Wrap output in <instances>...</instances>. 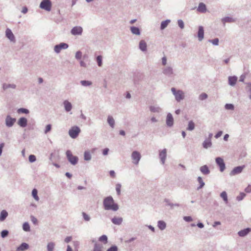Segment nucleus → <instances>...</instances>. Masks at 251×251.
<instances>
[{
  "instance_id": "nucleus-16",
  "label": "nucleus",
  "mask_w": 251,
  "mask_h": 251,
  "mask_svg": "<svg viewBox=\"0 0 251 251\" xmlns=\"http://www.w3.org/2000/svg\"><path fill=\"white\" fill-rule=\"evenodd\" d=\"M251 232V228L247 227L238 232V235L240 237H245Z\"/></svg>"
},
{
  "instance_id": "nucleus-11",
  "label": "nucleus",
  "mask_w": 251,
  "mask_h": 251,
  "mask_svg": "<svg viewBox=\"0 0 251 251\" xmlns=\"http://www.w3.org/2000/svg\"><path fill=\"white\" fill-rule=\"evenodd\" d=\"M83 32V28L80 26H75L73 27L71 30V33L74 36L81 35Z\"/></svg>"
},
{
  "instance_id": "nucleus-21",
  "label": "nucleus",
  "mask_w": 251,
  "mask_h": 251,
  "mask_svg": "<svg viewBox=\"0 0 251 251\" xmlns=\"http://www.w3.org/2000/svg\"><path fill=\"white\" fill-rule=\"evenodd\" d=\"M237 77L234 76H229L228 77V84L231 86H234L237 82Z\"/></svg>"
},
{
  "instance_id": "nucleus-34",
  "label": "nucleus",
  "mask_w": 251,
  "mask_h": 251,
  "mask_svg": "<svg viewBox=\"0 0 251 251\" xmlns=\"http://www.w3.org/2000/svg\"><path fill=\"white\" fill-rule=\"evenodd\" d=\"M197 180L200 184V186L197 188V190H199L204 187L205 183L203 181L202 178L201 176H198L197 178Z\"/></svg>"
},
{
  "instance_id": "nucleus-60",
  "label": "nucleus",
  "mask_w": 251,
  "mask_h": 251,
  "mask_svg": "<svg viewBox=\"0 0 251 251\" xmlns=\"http://www.w3.org/2000/svg\"><path fill=\"white\" fill-rule=\"evenodd\" d=\"M30 218L32 222L34 225H36L37 224L38 221L37 219L35 217H34L33 216H31L30 217Z\"/></svg>"
},
{
  "instance_id": "nucleus-48",
  "label": "nucleus",
  "mask_w": 251,
  "mask_h": 251,
  "mask_svg": "<svg viewBox=\"0 0 251 251\" xmlns=\"http://www.w3.org/2000/svg\"><path fill=\"white\" fill-rule=\"evenodd\" d=\"M102 246L97 244L95 243L94 245V247L93 249V251H101Z\"/></svg>"
},
{
  "instance_id": "nucleus-17",
  "label": "nucleus",
  "mask_w": 251,
  "mask_h": 251,
  "mask_svg": "<svg viewBox=\"0 0 251 251\" xmlns=\"http://www.w3.org/2000/svg\"><path fill=\"white\" fill-rule=\"evenodd\" d=\"M18 125L21 127H25L27 125V120L25 117L20 118L18 121Z\"/></svg>"
},
{
  "instance_id": "nucleus-62",
  "label": "nucleus",
  "mask_w": 251,
  "mask_h": 251,
  "mask_svg": "<svg viewBox=\"0 0 251 251\" xmlns=\"http://www.w3.org/2000/svg\"><path fill=\"white\" fill-rule=\"evenodd\" d=\"M162 65L163 66H166L167 64V57L164 56L161 58Z\"/></svg>"
},
{
  "instance_id": "nucleus-8",
  "label": "nucleus",
  "mask_w": 251,
  "mask_h": 251,
  "mask_svg": "<svg viewBox=\"0 0 251 251\" xmlns=\"http://www.w3.org/2000/svg\"><path fill=\"white\" fill-rule=\"evenodd\" d=\"M68 47L69 46L67 43H61L54 46V50L56 53H59L61 51V50L67 49Z\"/></svg>"
},
{
  "instance_id": "nucleus-52",
  "label": "nucleus",
  "mask_w": 251,
  "mask_h": 251,
  "mask_svg": "<svg viewBox=\"0 0 251 251\" xmlns=\"http://www.w3.org/2000/svg\"><path fill=\"white\" fill-rule=\"evenodd\" d=\"M9 231L7 230L4 229L1 231V236L2 238H4L7 237L8 235Z\"/></svg>"
},
{
  "instance_id": "nucleus-27",
  "label": "nucleus",
  "mask_w": 251,
  "mask_h": 251,
  "mask_svg": "<svg viewBox=\"0 0 251 251\" xmlns=\"http://www.w3.org/2000/svg\"><path fill=\"white\" fill-rule=\"evenodd\" d=\"M8 213L6 210H2L0 213V221H4L7 217Z\"/></svg>"
},
{
  "instance_id": "nucleus-51",
  "label": "nucleus",
  "mask_w": 251,
  "mask_h": 251,
  "mask_svg": "<svg viewBox=\"0 0 251 251\" xmlns=\"http://www.w3.org/2000/svg\"><path fill=\"white\" fill-rule=\"evenodd\" d=\"M18 113H22L24 114H28L29 111L27 109L25 108H21L18 110Z\"/></svg>"
},
{
  "instance_id": "nucleus-61",
  "label": "nucleus",
  "mask_w": 251,
  "mask_h": 251,
  "mask_svg": "<svg viewBox=\"0 0 251 251\" xmlns=\"http://www.w3.org/2000/svg\"><path fill=\"white\" fill-rule=\"evenodd\" d=\"M183 219L185 221L190 222L193 221L192 218L191 216H184Z\"/></svg>"
},
{
  "instance_id": "nucleus-45",
  "label": "nucleus",
  "mask_w": 251,
  "mask_h": 251,
  "mask_svg": "<svg viewBox=\"0 0 251 251\" xmlns=\"http://www.w3.org/2000/svg\"><path fill=\"white\" fill-rule=\"evenodd\" d=\"M23 230L25 231H29L30 230V226L27 222H25L23 225Z\"/></svg>"
},
{
  "instance_id": "nucleus-40",
  "label": "nucleus",
  "mask_w": 251,
  "mask_h": 251,
  "mask_svg": "<svg viewBox=\"0 0 251 251\" xmlns=\"http://www.w3.org/2000/svg\"><path fill=\"white\" fill-rule=\"evenodd\" d=\"M91 158L90 152L89 151H85L84 153V159L86 161H89Z\"/></svg>"
},
{
  "instance_id": "nucleus-6",
  "label": "nucleus",
  "mask_w": 251,
  "mask_h": 251,
  "mask_svg": "<svg viewBox=\"0 0 251 251\" xmlns=\"http://www.w3.org/2000/svg\"><path fill=\"white\" fill-rule=\"evenodd\" d=\"M16 122L15 118L12 117L10 115H6L5 119V124L6 127L10 128L12 127Z\"/></svg>"
},
{
  "instance_id": "nucleus-15",
  "label": "nucleus",
  "mask_w": 251,
  "mask_h": 251,
  "mask_svg": "<svg viewBox=\"0 0 251 251\" xmlns=\"http://www.w3.org/2000/svg\"><path fill=\"white\" fill-rule=\"evenodd\" d=\"M166 123L168 127H172L174 125V118L171 113L167 114L166 117Z\"/></svg>"
},
{
  "instance_id": "nucleus-23",
  "label": "nucleus",
  "mask_w": 251,
  "mask_h": 251,
  "mask_svg": "<svg viewBox=\"0 0 251 251\" xmlns=\"http://www.w3.org/2000/svg\"><path fill=\"white\" fill-rule=\"evenodd\" d=\"M151 112L153 113H160L162 109L158 105H151L149 107Z\"/></svg>"
},
{
  "instance_id": "nucleus-47",
  "label": "nucleus",
  "mask_w": 251,
  "mask_h": 251,
  "mask_svg": "<svg viewBox=\"0 0 251 251\" xmlns=\"http://www.w3.org/2000/svg\"><path fill=\"white\" fill-rule=\"evenodd\" d=\"M225 108L226 110H233L234 109V106L231 103H226L225 105Z\"/></svg>"
},
{
  "instance_id": "nucleus-54",
  "label": "nucleus",
  "mask_w": 251,
  "mask_h": 251,
  "mask_svg": "<svg viewBox=\"0 0 251 251\" xmlns=\"http://www.w3.org/2000/svg\"><path fill=\"white\" fill-rule=\"evenodd\" d=\"M177 24H178V26L181 29H183L184 28V24L183 21L182 20H180V19L178 20L177 21Z\"/></svg>"
},
{
  "instance_id": "nucleus-42",
  "label": "nucleus",
  "mask_w": 251,
  "mask_h": 251,
  "mask_svg": "<svg viewBox=\"0 0 251 251\" xmlns=\"http://www.w3.org/2000/svg\"><path fill=\"white\" fill-rule=\"evenodd\" d=\"M246 196V194L245 193L241 192L240 194L236 197V199L237 201H241L244 199Z\"/></svg>"
},
{
  "instance_id": "nucleus-43",
  "label": "nucleus",
  "mask_w": 251,
  "mask_h": 251,
  "mask_svg": "<svg viewBox=\"0 0 251 251\" xmlns=\"http://www.w3.org/2000/svg\"><path fill=\"white\" fill-rule=\"evenodd\" d=\"M96 61L98 66L101 67L102 65V57L101 55H98L96 57Z\"/></svg>"
},
{
  "instance_id": "nucleus-2",
  "label": "nucleus",
  "mask_w": 251,
  "mask_h": 251,
  "mask_svg": "<svg viewBox=\"0 0 251 251\" xmlns=\"http://www.w3.org/2000/svg\"><path fill=\"white\" fill-rule=\"evenodd\" d=\"M171 92L175 96V100L177 102H180L185 98L184 93L182 90H176L175 88H171Z\"/></svg>"
},
{
  "instance_id": "nucleus-20",
  "label": "nucleus",
  "mask_w": 251,
  "mask_h": 251,
  "mask_svg": "<svg viewBox=\"0 0 251 251\" xmlns=\"http://www.w3.org/2000/svg\"><path fill=\"white\" fill-rule=\"evenodd\" d=\"M63 103L65 110L66 112H69L72 110V107H73L72 104L68 100H65L63 101Z\"/></svg>"
},
{
  "instance_id": "nucleus-64",
  "label": "nucleus",
  "mask_w": 251,
  "mask_h": 251,
  "mask_svg": "<svg viewBox=\"0 0 251 251\" xmlns=\"http://www.w3.org/2000/svg\"><path fill=\"white\" fill-rule=\"evenodd\" d=\"M245 191L246 193H250L251 192V185H249L245 189Z\"/></svg>"
},
{
  "instance_id": "nucleus-33",
  "label": "nucleus",
  "mask_w": 251,
  "mask_h": 251,
  "mask_svg": "<svg viewBox=\"0 0 251 251\" xmlns=\"http://www.w3.org/2000/svg\"><path fill=\"white\" fill-rule=\"evenodd\" d=\"M202 146L204 149H208L212 146L211 140L210 139H205L203 143Z\"/></svg>"
},
{
  "instance_id": "nucleus-50",
  "label": "nucleus",
  "mask_w": 251,
  "mask_h": 251,
  "mask_svg": "<svg viewBox=\"0 0 251 251\" xmlns=\"http://www.w3.org/2000/svg\"><path fill=\"white\" fill-rule=\"evenodd\" d=\"M208 97V96L205 93H201V95H200L199 97V99L201 100H203L205 99H206Z\"/></svg>"
},
{
  "instance_id": "nucleus-32",
  "label": "nucleus",
  "mask_w": 251,
  "mask_h": 251,
  "mask_svg": "<svg viewBox=\"0 0 251 251\" xmlns=\"http://www.w3.org/2000/svg\"><path fill=\"white\" fill-rule=\"evenodd\" d=\"M157 226L161 230H164L166 227V223L162 220L157 222Z\"/></svg>"
},
{
  "instance_id": "nucleus-46",
  "label": "nucleus",
  "mask_w": 251,
  "mask_h": 251,
  "mask_svg": "<svg viewBox=\"0 0 251 251\" xmlns=\"http://www.w3.org/2000/svg\"><path fill=\"white\" fill-rule=\"evenodd\" d=\"M208 42L212 43L214 46H218L219 40L218 38H216L213 40L209 39Z\"/></svg>"
},
{
  "instance_id": "nucleus-25",
  "label": "nucleus",
  "mask_w": 251,
  "mask_h": 251,
  "mask_svg": "<svg viewBox=\"0 0 251 251\" xmlns=\"http://www.w3.org/2000/svg\"><path fill=\"white\" fill-rule=\"evenodd\" d=\"M29 248V245L26 243H22L19 247H17V250L18 251H24L27 250Z\"/></svg>"
},
{
  "instance_id": "nucleus-19",
  "label": "nucleus",
  "mask_w": 251,
  "mask_h": 251,
  "mask_svg": "<svg viewBox=\"0 0 251 251\" xmlns=\"http://www.w3.org/2000/svg\"><path fill=\"white\" fill-rule=\"evenodd\" d=\"M198 37L199 41H201L204 38V29L202 26H199Z\"/></svg>"
},
{
  "instance_id": "nucleus-38",
  "label": "nucleus",
  "mask_w": 251,
  "mask_h": 251,
  "mask_svg": "<svg viewBox=\"0 0 251 251\" xmlns=\"http://www.w3.org/2000/svg\"><path fill=\"white\" fill-rule=\"evenodd\" d=\"M170 22L171 21L170 20H166L165 21H162L161 23L160 29L161 30L165 29Z\"/></svg>"
},
{
  "instance_id": "nucleus-7",
  "label": "nucleus",
  "mask_w": 251,
  "mask_h": 251,
  "mask_svg": "<svg viewBox=\"0 0 251 251\" xmlns=\"http://www.w3.org/2000/svg\"><path fill=\"white\" fill-rule=\"evenodd\" d=\"M131 157L133 163L135 165H138L141 158L140 153L138 151H134L132 152Z\"/></svg>"
},
{
  "instance_id": "nucleus-12",
  "label": "nucleus",
  "mask_w": 251,
  "mask_h": 251,
  "mask_svg": "<svg viewBox=\"0 0 251 251\" xmlns=\"http://www.w3.org/2000/svg\"><path fill=\"white\" fill-rule=\"evenodd\" d=\"M245 168V166H239L236 167H234L233 170L230 172L229 175L230 176H235L238 174H240L243 170Z\"/></svg>"
},
{
  "instance_id": "nucleus-22",
  "label": "nucleus",
  "mask_w": 251,
  "mask_h": 251,
  "mask_svg": "<svg viewBox=\"0 0 251 251\" xmlns=\"http://www.w3.org/2000/svg\"><path fill=\"white\" fill-rule=\"evenodd\" d=\"M200 170L201 172L204 175H207L210 174V170L208 167L206 165H204L200 167Z\"/></svg>"
},
{
  "instance_id": "nucleus-31",
  "label": "nucleus",
  "mask_w": 251,
  "mask_h": 251,
  "mask_svg": "<svg viewBox=\"0 0 251 251\" xmlns=\"http://www.w3.org/2000/svg\"><path fill=\"white\" fill-rule=\"evenodd\" d=\"M222 22L225 24L226 23H233L235 22V20L230 17H225L222 19Z\"/></svg>"
},
{
  "instance_id": "nucleus-39",
  "label": "nucleus",
  "mask_w": 251,
  "mask_h": 251,
  "mask_svg": "<svg viewBox=\"0 0 251 251\" xmlns=\"http://www.w3.org/2000/svg\"><path fill=\"white\" fill-rule=\"evenodd\" d=\"M194 128H195L194 123L192 120L188 122V126L187 127V130H189V131H192V130H194Z\"/></svg>"
},
{
  "instance_id": "nucleus-41",
  "label": "nucleus",
  "mask_w": 251,
  "mask_h": 251,
  "mask_svg": "<svg viewBox=\"0 0 251 251\" xmlns=\"http://www.w3.org/2000/svg\"><path fill=\"white\" fill-rule=\"evenodd\" d=\"M32 196L36 201H39V198L38 196V191L36 189L34 188L32 190Z\"/></svg>"
},
{
  "instance_id": "nucleus-49",
  "label": "nucleus",
  "mask_w": 251,
  "mask_h": 251,
  "mask_svg": "<svg viewBox=\"0 0 251 251\" xmlns=\"http://www.w3.org/2000/svg\"><path fill=\"white\" fill-rule=\"evenodd\" d=\"M122 185L120 183H117L116 185V191L117 192V195L119 196L121 195V188Z\"/></svg>"
},
{
  "instance_id": "nucleus-10",
  "label": "nucleus",
  "mask_w": 251,
  "mask_h": 251,
  "mask_svg": "<svg viewBox=\"0 0 251 251\" xmlns=\"http://www.w3.org/2000/svg\"><path fill=\"white\" fill-rule=\"evenodd\" d=\"M215 161L217 165L220 168V171L221 172H223L225 170L226 168L225 163L223 159L220 157H218L216 158Z\"/></svg>"
},
{
  "instance_id": "nucleus-35",
  "label": "nucleus",
  "mask_w": 251,
  "mask_h": 251,
  "mask_svg": "<svg viewBox=\"0 0 251 251\" xmlns=\"http://www.w3.org/2000/svg\"><path fill=\"white\" fill-rule=\"evenodd\" d=\"M55 246L54 242H50L48 243L47 246V251H53Z\"/></svg>"
},
{
  "instance_id": "nucleus-18",
  "label": "nucleus",
  "mask_w": 251,
  "mask_h": 251,
  "mask_svg": "<svg viewBox=\"0 0 251 251\" xmlns=\"http://www.w3.org/2000/svg\"><path fill=\"white\" fill-rule=\"evenodd\" d=\"M139 49L143 52L147 50V44L144 40H141L139 43Z\"/></svg>"
},
{
  "instance_id": "nucleus-55",
  "label": "nucleus",
  "mask_w": 251,
  "mask_h": 251,
  "mask_svg": "<svg viewBox=\"0 0 251 251\" xmlns=\"http://www.w3.org/2000/svg\"><path fill=\"white\" fill-rule=\"evenodd\" d=\"M81 57H82V52L80 50L76 51L75 53V58L77 60H79V59H81Z\"/></svg>"
},
{
  "instance_id": "nucleus-5",
  "label": "nucleus",
  "mask_w": 251,
  "mask_h": 251,
  "mask_svg": "<svg viewBox=\"0 0 251 251\" xmlns=\"http://www.w3.org/2000/svg\"><path fill=\"white\" fill-rule=\"evenodd\" d=\"M40 7L47 11H50L51 8V2L50 0H43L40 4Z\"/></svg>"
},
{
  "instance_id": "nucleus-26",
  "label": "nucleus",
  "mask_w": 251,
  "mask_h": 251,
  "mask_svg": "<svg viewBox=\"0 0 251 251\" xmlns=\"http://www.w3.org/2000/svg\"><path fill=\"white\" fill-rule=\"evenodd\" d=\"M16 85L15 84H7L5 83H3L2 86V88L4 91L9 88L15 89L16 88Z\"/></svg>"
},
{
  "instance_id": "nucleus-9",
  "label": "nucleus",
  "mask_w": 251,
  "mask_h": 251,
  "mask_svg": "<svg viewBox=\"0 0 251 251\" xmlns=\"http://www.w3.org/2000/svg\"><path fill=\"white\" fill-rule=\"evenodd\" d=\"M163 74L168 77H171L174 75V70L170 66H166L162 70Z\"/></svg>"
},
{
  "instance_id": "nucleus-3",
  "label": "nucleus",
  "mask_w": 251,
  "mask_h": 251,
  "mask_svg": "<svg viewBox=\"0 0 251 251\" xmlns=\"http://www.w3.org/2000/svg\"><path fill=\"white\" fill-rule=\"evenodd\" d=\"M66 154L68 161L73 165H76L78 161V158L76 156H74L72 154V152L70 150H67L66 152Z\"/></svg>"
},
{
  "instance_id": "nucleus-57",
  "label": "nucleus",
  "mask_w": 251,
  "mask_h": 251,
  "mask_svg": "<svg viewBox=\"0 0 251 251\" xmlns=\"http://www.w3.org/2000/svg\"><path fill=\"white\" fill-rule=\"evenodd\" d=\"M83 219L86 221H89L90 220V216L87 214L85 212H82V213Z\"/></svg>"
},
{
  "instance_id": "nucleus-4",
  "label": "nucleus",
  "mask_w": 251,
  "mask_h": 251,
  "mask_svg": "<svg viewBox=\"0 0 251 251\" xmlns=\"http://www.w3.org/2000/svg\"><path fill=\"white\" fill-rule=\"evenodd\" d=\"M81 131L80 128L78 126H73L69 130V135L73 138H76Z\"/></svg>"
},
{
  "instance_id": "nucleus-44",
  "label": "nucleus",
  "mask_w": 251,
  "mask_h": 251,
  "mask_svg": "<svg viewBox=\"0 0 251 251\" xmlns=\"http://www.w3.org/2000/svg\"><path fill=\"white\" fill-rule=\"evenodd\" d=\"M107 237L105 235H102L101 236H100L99 238V241L101 242H103L104 244H106L107 243Z\"/></svg>"
},
{
  "instance_id": "nucleus-36",
  "label": "nucleus",
  "mask_w": 251,
  "mask_h": 251,
  "mask_svg": "<svg viewBox=\"0 0 251 251\" xmlns=\"http://www.w3.org/2000/svg\"><path fill=\"white\" fill-rule=\"evenodd\" d=\"M80 83L82 86L84 87H88L92 85V81L86 80H81L80 81Z\"/></svg>"
},
{
  "instance_id": "nucleus-1",
  "label": "nucleus",
  "mask_w": 251,
  "mask_h": 251,
  "mask_svg": "<svg viewBox=\"0 0 251 251\" xmlns=\"http://www.w3.org/2000/svg\"><path fill=\"white\" fill-rule=\"evenodd\" d=\"M103 206L105 210L116 211L119 209V205L115 203L112 196L105 198L103 201Z\"/></svg>"
},
{
  "instance_id": "nucleus-29",
  "label": "nucleus",
  "mask_w": 251,
  "mask_h": 251,
  "mask_svg": "<svg viewBox=\"0 0 251 251\" xmlns=\"http://www.w3.org/2000/svg\"><path fill=\"white\" fill-rule=\"evenodd\" d=\"M112 222L116 225H120L123 222V218L121 217H114L111 219Z\"/></svg>"
},
{
  "instance_id": "nucleus-13",
  "label": "nucleus",
  "mask_w": 251,
  "mask_h": 251,
  "mask_svg": "<svg viewBox=\"0 0 251 251\" xmlns=\"http://www.w3.org/2000/svg\"><path fill=\"white\" fill-rule=\"evenodd\" d=\"M5 36L11 42L15 43L16 39L14 35L10 28H7L5 30Z\"/></svg>"
},
{
  "instance_id": "nucleus-14",
  "label": "nucleus",
  "mask_w": 251,
  "mask_h": 251,
  "mask_svg": "<svg viewBox=\"0 0 251 251\" xmlns=\"http://www.w3.org/2000/svg\"><path fill=\"white\" fill-rule=\"evenodd\" d=\"M159 157L162 165L165 164V162L167 157V149H164L160 151L159 152Z\"/></svg>"
},
{
  "instance_id": "nucleus-53",
  "label": "nucleus",
  "mask_w": 251,
  "mask_h": 251,
  "mask_svg": "<svg viewBox=\"0 0 251 251\" xmlns=\"http://www.w3.org/2000/svg\"><path fill=\"white\" fill-rule=\"evenodd\" d=\"M29 161L31 163L34 162L36 160V156L34 155L31 154L28 157Z\"/></svg>"
},
{
  "instance_id": "nucleus-59",
  "label": "nucleus",
  "mask_w": 251,
  "mask_h": 251,
  "mask_svg": "<svg viewBox=\"0 0 251 251\" xmlns=\"http://www.w3.org/2000/svg\"><path fill=\"white\" fill-rule=\"evenodd\" d=\"M164 201L166 202L167 205L170 206L171 208H172L174 206V203L171 202L169 199H165L164 200Z\"/></svg>"
},
{
  "instance_id": "nucleus-63",
  "label": "nucleus",
  "mask_w": 251,
  "mask_h": 251,
  "mask_svg": "<svg viewBox=\"0 0 251 251\" xmlns=\"http://www.w3.org/2000/svg\"><path fill=\"white\" fill-rule=\"evenodd\" d=\"M248 87L249 88V98L251 100V82L248 83Z\"/></svg>"
},
{
  "instance_id": "nucleus-58",
  "label": "nucleus",
  "mask_w": 251,
  "mask_h": 251,
  "mask_svg": "<svg viewBox=\"0 0 251 251\" xmlns=\"http://www.w3.org/2000/svg\"><path fill=\"white\" fill-rule=\"evenodd\" d=\"M51 129V125L50 124H48L46 126L45 130L44 131V132L45 134H47L48 132L50 131Z\"/></svg>"
},
{
  "instance_id": "nucleus-30",
  "label": "nucleus",
  "mask_w": 251,
  "mask_h": 251,
  "mask_svg": "<svg viewBox=\"0 0 251 251\" xmlns=\"http://www.w3.org/2000/svg\"><path fill=\"white\" fill-rule=\"evenodd\" d=\"M107 123L110 126L113 128L115 126V120L112 116L109 115L107 117Z\"/></svg>"
},
{
  "instance_id": "nucleus-56",
  "label": "nucleus",
  "mask_w": 251,
  "mask_h": 251,
  "mask_svg": "<svg viewBox=\"0 0 251 251\" xmlns=\"http://www.w3.org/2000/svg\"><path fill=\"white\" fill-rule=\"evenodd\" d=\"M118 248L117 246L113 245L108 248L106 251H118Z\"/></svg>"
},
{
  "instance_id": "nucleus-24",
  "label": "nucleus",
  "mask_w": 251,
  "mask_h": 251,
  "mask_svg": "<svg viewBox=\"0 0 251 251\" xmlns=\"http://www.w3.org/2000/svg\"><path fill=\"white\" fill-rule=\"evenodd\" d=\"M197 10L201 13H205L206 11V5L203 2H200L197 8Z\"/></svg>"
},
{
  "instance_id": "nucleus-28",
  "label": "nucleus",
  "mask_w": 251,
  "mask_h": 251,
  "mask_svg": "<svg viewBox=\"0 0 251 251\" xmlns=\"http://www.w3.org/2000/svg\"><path fill=\"white\" fill-rule=\"evenodd\" d=\"M130 31L133 34L136 35H140L141 34V31L139 27L136 26H131Z\"/></svg>"
},
{
  "instance_id": "nucleus-37",
  "label": "nucleus",
  "mask_w": 251,
  "mask_h": 251,
  "mask_svg": "<svg viewBox=\"0 0 251 251\" xmlns=\"http://www.w3.org/2000/svg\"><path fill=\"white\" fill-rule=\"evenodd\" d=\"M220 197L223 199L225 203L227 204L228 203L227 195L226 191H223L220 194Z\"/></svg>"
}]
</instances>
